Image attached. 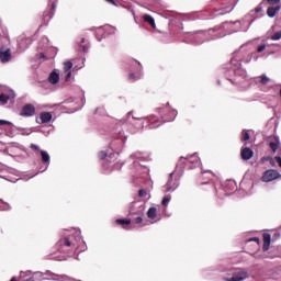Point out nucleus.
I'll list each match as a JSON object with an SVG mask.
<instances>
[{
  "instance_id": "obj_1",
  "label": "nucleus",
  "mask_w": 281,
  "mask_h": 281,
  "mask_svg": "<svg viewBox=\"0 0 281 281\" xmlns=\"http://www.w3.org/2000/svg\"><path fill=\"white\" fill-rule=\"evenodd\" d=\"M70 232V235H66L64 238L58 240V251H60V254H68V256H74L76 251H86L87 244L82 240V236H80V229L74 228Z\"/></svg>"
},
{
  "instance_id": "obj_2",
  "label": "nucleus",
  "mask_w": 281,
  "mask_h": 281,
  "mask_svg": "<svg viewBox=\"0 0 281 281\" xmlns=\"http://www.w3.org/2000/svg\"><path fill=\"white\" fill-rule=\"evenodd\" d=\"M198 166H201V159L196 154H192L187 157H181L177 164L176 170L182 172L183 168H189V170H192L193 168H198Z\"/></svg>"
},
{
  "instance_id": "obj_3",
  "label": "nucleus",
  "mask_w": 281,
  "mask_h": 281,
  "mask_svg": "<svg viewBox=\"0 0 281 281\" xmlns=\"http://www.w3.org/2000/svg\"><path fill=\"white\" fill-rule=\"evenodd\" d=\"M132 117L133 120H137V122H139V124L137 125L138 130L144 128V122L148 124V128H159V126L164 124V121H159V119H157V116L155 115L146 116V117H142V116H132Z\"/></svg>"
},
{
  "instance_id": "obj_4",
  "label": "nucleus",
  "mask_w": 281,
  "mask_h": 281,
  "mask_svg": "<svg viewBox=\"0 0 281 281\" xmlns=\"http://www.w3.org/2000/svg\"><path fill=\"white\" fill-rule=\"evenodd\" d=\"M214 32H216V29H211L209 31H200L198 33H191L190 36L194 38L195 45H201L204 41H214V38H218V36H212Z\"/></svg>"
},
{
  "instance_id": "obj_5",
  "label": "nucleus",
  "mask_w": 281,
  "mask_h": 281,
  "mask_svg": "<svg viewBox=\"0 0 281 281\" xmlns=\"http://www.w3.org/2000/svg\"><path fill=\"white\" fill-rule=\"evenodd\" d=\"M228 74H234V76H239V78H247V70L243 69L240 59L236 57L231 59Z\"/></svg>"
},
{
  "instance_id": "obj_6",
  "label": "nucleus",
  "mask_w": 281,
  "mask_h": 281,
  "mask_svg": "<svg viewBox=\"0 0 281 281\" xmlns=\"http://www.w3.org/2000/svg\"><path fill=\"white\" fill-rule=\"evenodd\" d=\"M249 278V272L245 270L244 268H237L233 272L232 278H224L225 281H244Z\"/></svg>"
},
{
  "instance_id": "obj_7",
  "label": "nucleus",
  "mask_w": 281,
  "mask_h": 281,
  "mask_svg": "<svg viewBox=\"0 0 281 281\" xmlns=\"http://www.w3.org/2000/svg\"><path fill=\"white\" fill-rule=\"evenodd\" d=\"M159 115L162 122H173L175 117H177V110L166 106L165 109H159Z\"/></svg>"
},
{
  "instance_id": "obj_8",
  "label": "nucleus",
  "mask_w": 281,
  "mask_h": 281,
  "mask_svg": "<svg viewBox=\"0 0 281 281\" xmlns=\"http://www.w3.org/2000/svg\"><path fill=\"white\" fill-rule=\"evenodd\" d=\"M144 210H146V204L142 201H134L130 205L131 216L142 215L144 214Z\"/></svg>"
},
{
  "instance_id": "obj_9",
  "label": "nucleus",
  "mask_w": 281,
  "mask_h": 281,
  "mask_svg": "<svg viewBox=\"0 0 281 281\" xmlns=\"http://www.w3.org/2000/svg\"><path fill=\"white\" fill-rule=\"evenodd\" d=\"M281 175L276 169H268L263 172V176L261 178V181L263 183H270V181H276V179H280Z\"/></svg>"
},
{
  "instance_id": "obj_10",
  "label": "nucleus",
  "mask_w": 281,
  "mask_h": 281,
  "mask_svg": "<svg viewBox=\"0 0 281 281\" xmlns=\"http://www.w3.org/2000/svg\"><path fill=\"white\" fill-rule=\"evenodd\" d=\"M179 188V180L175 178V173H170L169 180L164 186V192H175Z\"/></svg>"
},
{
  "instance_id": "obj_11",
  "label": "nucleus",
  "mask_w": 281,
  "mask_h": 281,
  "mask_svg": "<svg viewBox=\"0 0 281 281\" xmlns=\"http://www.w3.org/2000/svg\"><path fill=\"white\" fill-rule=\"evenodd\" d=\"M16 98V94L14 93V90L10 88L2 89V92L0 94V102L2 104H8L9 100H14Z\"/></svg>"
},
{
  "instance_id": "obj_12",
  "label": "nucleus",
  "mask_w": 281,
  "mask_h": 281,
  "mask_svg": "<svg viewBox=\"0 0 281 281\" xmlns=\"http://www.w3.org/2000/svg\"><path fill=\"white\" fill-rule=\"evenodd\" d=\"M52 3V8L46 10L43 14V21H44V25H47V23H49V21H52V19H54V12L56 10V2L58 0H48Z\"/></svg>"
},
{
  "instance_id": "obj_13",
  "label": "nucleus",
  "mask_w": 281,
  "mask_h": 281,
  "mask_svg": "<svg viewBox=\"0 0 281 281\" xmlns=\"http://www.w3.org/2000/svg\"><path fill=\"white\" fill-rule=\"evenodd\" d=\"M20 115L22 117H34V115H36V108L32 103L25 104L22 108Z\"/></svg>"
},
{
  "instance_id": "obj_14",
  "label": "nucleus",
  "mask_w": 281,
  "mask_h": 281,
  "mask_svg": "<svg viewBox=\"0 0 281 281\" xmlns=\"http://www.w3.org/2000/svg\"><path fill=\"white\" fill-rule=\"evenodd\" d=\"M12 60V52L10 48L1 47L0 48V61L5 64Z\"/></svg>"
},
{
  "instance_id": "obj_15",
  "label": "nucleus",
  "mask_w": 281,
  "mask_h": 281,
  "mask_svg": "<svg viewBox=\"0 0 281 281\" xmlns=\"http://www.w3.org/2000/svg\"><path fill=\"white\" fill-rule=\"evenodd\" d=\"M30 43H32V40L25 37V36H20L18 38V47L20 52H25L30 47Z\"/></svg>"
},
{
  "instance_id": "obj_16",
  "label": "nucleus",
  "mask_w": 281,
  "mask_h": 281,
  "mask_svg": "<svg viewBox=\"0 0 281 281\" xmlns=\"http://www.w3.org/2000/svg\"><path fill=\"white\" fill-rule=\"evenodd\" d=\"M258 58H260L258 53L252 52V53H249L248 55H245L241 58V63H245V65H249V63H251V60H254L256 63L258 60Z\"/></svg>"
},
{
  "instance_id": "obj_17",
  "label": "nucleus",
  "mask_w": 281,
  "mask_h": 281,
  "mask_svg": "<svg viewBox=\"0 0 281 281\" xmlns=\"http://www.w3.org/2000/svg\"><path fill=\"white\" fill-rule=\"evenodd\" d=\"M48 82L50 85H58L60 82V72L57 69L53 70L48 76Z\"/></svg>"
},
{
  "instance_id": "obj_18",
  "label": "nucleus",
  "mask_w": 281,
  "mask_h": 281,
  "mask_svg": "<svg viewBox=\"0 0 281 281\" xmlns=\"http://www.w3.org/2000/svg\"><path fill=\"white\" fill-rule=\"evenodd\" d=\"M269 148L272 153H276L280 148V137L273 136L272 140L269 138Z\"/></svg>"
},
{
  "instance_id": "obj_19",
  "label": "nucleus",
  "mask_w": 281,
  "mask_h": 281,
  "mask_svg": "<svg viewBox=\"0 0 281 281\" xmlns=\"http://www.w3.org/2000/svg\"><path fill=\"white\" fill-rule=\"evenodd\" d=\"M99 34H103L104 36H109V34H115V27L111 25H105L103 27L98 29Z\"/></svg>"
},
{
  "instance_id": "obj_20",
  "label": "nucleus",
  "mask_w": 281,
  "mask_h": 281,
  "mask_svg": "<svg viewBox=\"0 0 281 281\" xmlns=\"http://www.w3.org/2000/svg\"><path fill=\"white\" fill-rule=\"evenodd\" d=\"M241 159H244V161H249V159H251L254 157V150H251L249 147H246L241 150Z\"/></svg>"
},
{
  "instance_id": "obj_21",
  "label": "nucleus",
  "mask_w": 281,
  "mask_h": 281,
  "mask_svg": "<svg viewBox=\"0 0 281 281\" xmlns=\"http://www.w3.org/2000/svg\"><path fill=\"white\" fill-rule=\"evenodd\" d=\"M40 154L42 157V161L46 164V168L44 170H47V168H49V161H50L49 153H47L46 150H40Z\"/></svg>"
},
{
  "instance_id": "obj_22",
  "label": "nucleus",
  "mask_w": 281,
  "mask_h": 281,
  "mask_svg": "<svg viewBox=\"0 0 281 281\" xmlns=\"http://www.w3.org/2000/svg\"><path fill=\"white\" fill-rule=\"evenodd\" d=\"M271 246V235L265 233L263 234V251H269V247Z\"/></svg>"
},
{
  "instance_id": "obj_23",
  "label": "nucleus",
  "mask_w": 281,
  "mask_h": 281,
  "mask_svg": "<svg viewBox=\"0 0 281 281\" xmlns=\"http://www.w3.org/2000/svg\"><path fill=\"white\" fill-rule=\"evenodd\" d=\"M40 120L42 124H49V122H52V114L49 112H42L40 114Z\"/></svg>"
},
{
  "instance_id": "obj_24",
  "label": "nucleus",
  "mask_w": 281,
  "mask_h": 281,
  "mask_svg": "<svg viewBox=\"0 0 281 281\" xmlns=\"http://www.w3.org/2000/svg\"><path fill=\"white\" fill-rule=\"evenodd\" d=\"M278 12H280V5L278 7H269L267 10V15L270 19H273V16H276L278 14Z\"/></svg>"
},
{
  "instance_id": "obj_25",
  "label": "nucleus",
  "mask_w": 281,
  "mask_h": 281,
  "mask_svg": "<svg viewBox=\"0 0 281 281\" xmlns=\"http://www.w3.org/2000/svg\"><path fill=\"white\" fill-rule=\"evenodd\" d=\"M143 19L145 21V23H149V25H151V27L155 30V27H157V25L155 24V18L148 14L143 15Z\"/></svg>"
},
{
  "instance_id": "obj_26",
  "label": "nucleus",
  "mask_w": 281,
  "mask_h": 281,
  "mask_svg": "<svg viewBox=\"0 0 281 281\" xmlns=\"http://www.w3.org/2000/svg\"><path fill=\"white\" fill-rule=\"evenodd\" d=\"M147 217L150 218L151 221L157 218V207H149V210L147 211Z\"/></svg>"
},
{
  "instance_id": "obj_27",
  "label": "nucleus",
  "mask_w": 281,
  "mask_h": 281,
  "mask_svg": "<svg viewBox=\"0 0 281 281\" xmlns=\"http://www.w3.org/2000/svg\"><path fill=\"white\" fill-rule=\"evenodd\" d=\"M131 158L134 159V162H133L134 168H137V166H140L139 159H142V154H133Z\"/></svg>"
},
{
  "instance_id": "obj_28",
  "label": "nucleus",
  "mask_w": 281,
  "mask_h": 281,
  "mask_svg": "<svg viewBox=\"0 0 281 281\" xmlns=\"http://www.w3.org/2000/svg\"><path fill=\"white\" fill-rule=\"evenodd\" d=\"M4 124H8L9 126H12V122L5 121V120H0V126H3ZM3 133H4L3 127H0V143L3 142V140H1V137H2Z\"/></svg>"
},
{
  "instance_id": "obj_29",
  "label": "nucleus",
  "mask_w": 281,
  "mask_h": 281,
  "mask_svg": "<svg viewBox=\"0 0 281 281\" xmlns=\"http://www.w3.org/2000/svg\"><path fill=\"white\" fill-rule=\"evenodd\" d=\"M116 139L119 144H126V135H124L123 132H120L119 135L116 136Z\"/></svg>"
},
{
  "instance_id": "obj_30",
  "label": "nucleus",
  "mask_w": 281,
  "mask_h": 281,
  "mask_svg": "<svg viewBox=\"0 0 281 281\" xmlns=\"http://www.w3.org/2000/svg\"><path fill=\"white\" fill-rule=\"evenodd\" d=\"M270 81H271V79L269 77H267V75H262L260 77L261 85H268Z\"/></svg>"
},
{
  "instance_id": "obj_31",
  "label": "nucleus",
  "mask_w": 281,
  "mask_h": 281,
  "mask_svg": "<svg viewBox=\"0 0 281 281\" xmlns=\"http://www.w3.org/2000/svg\"><path fill=\"white\" fill-rule=\"evenodd\" d=\"M249 137H250L249 132L247 130H244L243 133H241L243 142H248Z\"/></svg>"
},
{
  "instance_id": "obj_32",
  "label": "nucleus",
  "mask_w": 281,
  "mask_h": 281,
  "mask_svg": "<svg viewBox=\"0 0 281 281\" xmlns=\"http://www.w3.org/2000/svg\"><path fill=\"white\" fill-rule=\"evenodd\" d=\"M117 225H131V220H116Z\"/></svg>"
},
{
  "instance_id": "obj_33",
  "label": "nucleus",
  "mask_w": 281,
  "mask_h": 281,
  "mask_svg": "<svg viewBox=\"0 0 281 281\" xmlns=\"http://www.w3.org/2000/svg\"><path fill=\"white\" fill-rule=\"evenodd\" d=\"M71 67H74V64L71 61H66L64 64V70L65 71H71Z\"/></svg>"
},
{
  "instance_id": "obj_34",
  "label": "nucleus",
  "mask_w": 281,
  "mask_h": 281,
  "mask_svg": "<svg viewBox=\"0 0 281 281\" xmlns=\"http://www.w3.org/2000/svg\"><path fill=\"white\" fill-rule=\"evenodd\" d=\"M271 41H280L281 38V31L276 32L273 35H271Z\"/></svg>"
},
{
  "instance_id": "obj_35",
  "label": "nucleus",
  "mask_w": 281,
  "mask_h": 281,
  "mask_svg": "<svg viewBox=\"0 0 281 281\" xmlns=\"http://www.w3.org/2000/svg\"><path fill=\"white\" fill-rule=\"evenodd\" d=\"M171 199H172V196L166 195V196L162 199L161 204L166 207V205H168V203H170Z\"/></svg>"
},
{
  "instance_id": "obj_36",
  "label": "nucleus",
  "mask_w": 281,
  "mask_h": 281,
  "mask_svg": "<svg viewBox=\"0 0 281 281\" xmlns=\"http://www.w3.org/2000/svg\"><path fill=\"white\" fill-rule=\"evenodd\" d=\"M267 49V44H261L257 47V54H262Z\"/></svg>"
},
{
  "instance_id": "obj_37",
  "label": "nucleus",
  "mask_w": 281,
  "mask_h": 281,
  "mask_svg": "<svg viewBox=\"0 0 281 281\" xmlns=\"http://www.w3.org/2000/svg\"><path fill=\"white\" fill-rule=\"evenodd\" d=\"M98 157L99 159H106V157H109V153L102 150L99 153Z\"/></svg>"
},
{
  "instance_id": "obj_38",
  "label": "nucleus",
  "mask_w": 281,
  "mask_h": 281,
  "mask_svg": "<svg viewBox=\"0 0 281 281\" xmlns=\"http://www.w3.org/2000/svg\"><path fill=\"white\" fill-rule=\"evenodd\" d=\"M147 194H148V192H146V190H144V189H140V190L138 191V196H139L140 199L146 198Z\"/></svg>"
},
{
  "instance_id": "obj_39",
  "label": "nucleus",
  "mask_w": 281,
  "mask_h": 281,
  "mask_svg": "<svg viewBox=\"0 0 281 281\" xmlns=\"http://www.w3.org/2000/svg\"><path fill=\"white\" fill-rule=\"evenodd\" d=\"M139 78H142L140 74H138L137 76H135L134 72L130 74V80H139Z\"/></svg>"
},
{
  "instance_id": "obj_40",
  "label": "nucleus",
  "mask_w": 281,
  "mask_h": 281,
  "mask_svg": "<svg viewBox=\"0 0 281 281\" xmlns=\"http://www.w3.org/2000/svg\"><path fill=\"white\" fill-rule=\"evenodd\" d=\"M111 170H122V164L116 162L115 165L111 166Z\"/></svg>"
},
{
  "instance_id": "obj_41",
  "label": "nucleus",
  "mask_w": 281,
  "mask_h": 281,
  "mask_svg": "<svg viewBox=\"0 0 281 281\" xmlns=\"http://www.w3.org/2000/svg\"><path fill=\"white\" fill-rule=\"evenodd\" d=\"M142 221H144V220L142 218V215H138L137 217H135V218L133 220V223H135L136 225H139V224L142 223Z\"/></svg>"
},
{
  "instance_id": "obj_42",
  "label": "nucleus",
  "mask_w": 281,
  "mask_h": 281,
  "mask_svg": "<svg viewBox=\"0 0 281 281\" xmlns=\"http://www.w3.org/2000/svg\"><path fill=\"white\" fill-rule=\"evenodd\" d=\"M117 155H120L119 153H111L108 156V159H115L117 157Z\"/></svg>"
},
{
  "instance_id": "obj_43",
  "label": "nucleus",
  "mask_w": 281,
  "mask_h": 281,
  "mask_svg": "<svg viewBox=\"0 0 281 281\" xmlns=\"http://www.w3.org/2000/svg\"><path fill=\"white\" fill-rule=\"evenodd\" d=\"M269 5H276L277 3H280V0H267Z\"/></svg>"
},
{
  "instance_id": "obj_44",
  "label": "nucleus",
  "mask_w": 281,
  "mask_h": 281,
  "mask_svg": "<svg viewBox=\"0 0 281 281\" xmlns=\"http://www.w3.org/2000/svg\"><path fill=\"white\" fill-rule=\"evenodd\" d=\"M267 161H271V157L267 156L261 158V164H267Z\"/></svg>"
},
{
  "instance_id": "obj_45",
  "label": "nucleus",
  "mask_w": 281,
  "mask_h": 281,
  "mask_svg": "<svg viewBox=\"0 0 281 281\" xmlns=\"http://www.w3.org/2000/svg\"><path fill=\"white\" fill-rule=\"evenodd\" d=\"M274 160L277 161L278 166L281 168V157L280 156H276Z\"/></svg>"
},
{
  "instance_id": "obj_46",
  "label": "nucleus",
  "mask_w": 281,
  "mask_h": 281,
  "mask_svg": "<svg viewBox=\"0 0 281 281\" xmlns=\"http://www.w3.org/2000/svg\"><path fill=\"white\" fill-rule=\"evenodd\" d=\"M31 148L33 150H41V147H38V145H35V144H31Z\"/></svg>"
},
{
  "instance_id": "obj_47",
  "label": "nucleus",
  "mask_w": 281,
  "mask_h": 281,
  "mask_svg": "<svg viewBox=\"0 0 281 281\" xmlns=\"http://www.w3.org/2000/svg\"><path fill=\"white\" fill-rule=\"evenodd\" d=\"M251 241H254V243H260V238H258V237H252V238L249 239V243H251Z\"/></svg>"
},
{
  "instance_id": "obj_48",
  "label": "nucleus",
  "mask_w": 281,
  "mask_h": 281,
  "mask_svg": "<svg viewBox=\"0 0 281 281\" xmlns=\"http://www.w3.org/2000/svg\"><path fill=\"white\" fill-rule=\"evenodd\" d=\"M255 12L256 14H258V12H262V5H258L257 8H255Z\"/></svg>"
},
{
  "instance_id": "obj_49",
  "label": "nucleus",
  "mask_w": 281,
  "mask_h": 281,
  "mask_svg": "<svg viewBox=\"0 0 281 281\" xmlns=\"http://www.w3.org/2000/svg\"><path fill=\"white\" fill-rule=\"evenodd\" d=\"M82 52H89V46L87 45H80Z\"/></svg>"
},
{
  "instance_id": "obj_50",
  "label": "nucleus",
  "mask_w": 281,
  "mask_h": 281,
  "mask_svg": "<svg viewBox=\"0 0 281 281\" xmlns=\"http://www.w3.org/2000/svg\"><path fill=\"white\" fill-rule=\"evenodd\" d=\"M228 186H231V188H236V182L229 181V182H228Z\"/></svg>"
},
{
  "instance_id": "obj_51",
  "label": "nucleus",
  "mask_w": 281,
  "mask_h": 281,
  "mask_svg": "<svg viewBox=\"0 0 281 281\" xmlns=\"http://www.w3.org/2000/svg\"><path fill=\"white\" fill-rule=\"evenodd\" d=\"M67 75H66V80H69V78H71V71H66Z\"/></svg>"
},
{
  "instance_id": "obj_52",
  "label": "nucleus",
  "mask_w": 281,
  "mask_h": 281,
  "mask_svg": "<svg viewBox=\"0 0 281 281\" xmlns=\"http://www.w3.org/2000/svg\"><path fill=\"white\" fill-rule=\"evenodd\" d=\"M204 175H209V177H207V178H209V179H212V176H213V175H212V172H211V171H206V172H204Z\"/></svg>"
},
{
  "instance_id": "obj_53",
  "label": "nucleus",
  "mask_w": 281,
  "mask_h": 281,
  "mask_svg": "<svg viewBox=\"0 0 281 281\" xmlns=\"http://www.w3.org/2000/svg\"><path fill=\"white\" fill-rule=\"evenodd\" d=\"M254 23V20H251L248 24V27L245 30V32H247L249 30V27H251V24Z\"/></svg>"
},
{
  "instance_id": "obj_54",
  "label": "nucleus",
  "mask_w": 281,
  "mask_h": 281,
  "mask_svg": "<svg viewBox=\"0 0 281 281\" xmlns=\"http://www.w3.org/2000/svg\"><path fill=\"white\" fill-rule=\"evenodd\" d=\"M4 210H10V204L4 203Z\"/></svg>"
},
{
  "instance_id": "obj_55",
  "label": "nucleus",
  "mask_w": 281,
  "mask_h": 281,
  "mask_svg": "<svg viewBox=\"0 0 281 281\" xmlns=\"http://www.w3.org/2000/svg\"><path fill=\"white\" fill-rule=\"evenodd\" d=\"M42 41H43L44 43H49V40H48L47 37H43Z\"/></svg>"
},
{
  "instance_id": "obj_56",
  "label": "nucleus",
  "mask_w": 281,
  "mask_h": 281,
  "mask_svg": "<svg viewBox=\"0 0 281 281\" xmlns=\"http://www.w3.org/2000/svg\"><path fill=\"white\" fill-rule=\"evenodd\" d=\"M108 3H112V5H115V0H106Z\"/></svg>"
},
{
  "instance_id": "obj_57",
  "label": "nucleus",
  "mask_w": 281,
  "mask_h": 281,
  "mask_svg": "<svg viewBox=\"0 0 281 281\" xmlns=\"http://www.w3.org/2000/svg\"><path fill=\"white\" fill-rule=\"evenodd\" d=\"M40 58H45V54H44V53H41V54H40Z\"/></svg>"
},
{
  "instance_id": "obj_58",
  "label": "nucleus",
  "mask_w": 281,
  "mask_h": 281,
  "mask_svg": "<svg viewBox=\"0 0 281 281\" xmlns=\"http://www.w3.org/2000/svg\"><path fill=\"white\" fill-rule=\"evenodd\" d=\"M10 281H18L14 277L13 278H11V280Z\"/></svg>"
},
{
  "instance_id": "obj_59",
  "label": "nucleus",
  "mask_w": 281,
  "mask_h": 281,
  "mask_svg": "<svg viewBox=\"0 0 281 281\" xmlns=\"http://www.w3.org/2000/svg\"><path fill=\"white\" fill-rule=\"evenodd\" d=\"M128 116H131V115H133V112H128V114H127Z\"/></svg>"
},
{
  "instance_id": "obj_60",
  "label": "nucleus",
  "mask_w": 281,
  "mask_h": 281,
  "mask_svg": "<svg viewBox=\"0 0 281 281\" xmlns=\"http://www.w3.org/2000/svg\"><path fill=\"white\" fill-rule=\"evenodd\" d=\"M135 64L138 65V67H140V64H139V63L135 61Z\"/></svg>"
},
{
  "instance_id": "obj_61",
  "label": "nucleus",
  "mask_w": 281,
  "mask_h": 281,
  "mask_svg": "<svg viewBox=\"0 0 281 281\" xmlns=\"http://www.w3.org/2000/svg\"><path fill=\"white\" fill-rule=\"evenodd\" d=\"M81 43H85V38H81Z\"/></svg>"
},
{
  "instance_id": "obj_62",
  "label": "nucleus",
  "mask_w": 281,
  "mask_h": 281,
  "mask_svg": "<svg viewBox=\"0 0 281 281\" xmlns=\"http://www.w3.org/2000/svg\"><path fill=\"white\" fill-rule=\"evenodd\" d=\"M103 168H105V169H106V168H108V167H106V165H103Z\"/></svg>"
},
{
  "instance_id": "obj_63",
  "label": "nucleus",
  "mask_w": 281,
  "mask_h": 281,
  "mask_svg": "<svg viewBox=\"0 0 281 281\" xmlns=\"http://www.w3.org/2000/svg\"><path fill=\"white\" fill-rule=\"evenodd\" d=\"M205 183H207V182H202V186H205Z\"/></svg>"
},
{
  "instance_id": "obj_64",
  "label": "nucleus",
  "mask_w": 281,
  "mask_h": 281,
  "mask_svg": "<svg viewBox=\"0 0 281 281\" xmlns=\"http://www.w3.org/2000/svg\"><path fill=\"white\" fill-rule=\"evenodd\" d=\"M243 23H246V20H245V19L243 20Z\"/></svg>"
}]
</instances>
